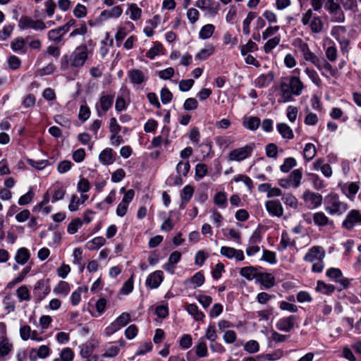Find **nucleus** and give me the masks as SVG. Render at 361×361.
Listing matches in <instances>:
<instances>
[{"label": "nucleus", "mask_w": 361, "mask_h": 361, "mask_svg": "<svg viewBox=\"0 0 361 361\" xmlns=\"http://www.w3.org/2000/svg\"><path fill=\"white\" fill-rule=\"evenodd\" d=\"M87 47L81 45L78 47L71 55H64L61 58V66H71L74 68H79L85 65L87 60Z\"/></svg>", "instance_id": "1"}, {"label": "nucleus", "mask_w": 361, "mask_h": 361, "mask_svg": "<svg viewBox=\"0 0 361 361\" xmlns=\"http://www.w3.org/2000/svg\"><path fill=\"white\" fill-rule=\"evenodd\" d=\"M326 211L331 215H341L348 209L347 203L340 201L339 196L336 193H331L325 197Z\"/></svg>", "instance_id": "2"}, {"label": "nucleus", "mask_w": 361, "mask_h": 361, "mask_svg": "<svg viewBox=\"0 0 361 361\" xmlns=\"http://www.w3.org/2000/svg\"><path fill=\"white\" fill-rule=\"evenodd\" d=\"M298 49L302 55L304 59L307 61H310L317 68H331L330 65L326 60L322 57H319L313 54L309 49L307 43L304 42L302 39H299Z\"/></svg>", "instance_id": "3"}, {"label": "nucleus", "mask_w": 361, "mask_h": 361, "mask_svg": "<svg viewBox=\"0 0 361 361\" xmlns=\"http://www.w3.org/2000/svg\"><path fill=\"white\" fill-rule=\"evenodd\" d=\"M298 49L302 55L304 59L307 61H310L317 68H331L330 65L326 60L322 57H319L313 54L309 49L307 43L304 42L302 39H299Z\"/></svg>", "instance_id": "4"}, {"label": "nucleus", "mask_w": 361, "mask_h": 361, "mask_svg": "<svg viewBox=\"0 0 361 361\" xmlns=\"http://www.w3.org/2000/svg\"><path fill=\"white\" fill-rule=\"evenodd\" d=\"M302 23L304 25H310L313 33H319L322 31L324 23L319 16H314L312 9H308L302 16Z\"/></svg>", "instance_id": "5"}, {"label": "nucleus", "mask_w": 361, "mask_h": 361, "mask_svg": "<svg viewBox=\"0 0 361 361\" xmlns=\"http://www.w3.org/2000/svg\"><path fill=\"white\" fill-rule=\"evenodd\" d=\"M130 321V314L128 312H123L118 317L106 327L104 331L105 334L107 336L114 334L115 332L126 326Z\"/></svg>", "instance_id": "6"}, {"label": "nucleus", "mask_w": 361, "mask_h": 361, "mask_svg": "<svg viewBox=\"0 0 361 361\" xmlns=\"http://www.w3.org/2000/svg\"><path fill=\"white\" fill-rule=\"evenodd\" d=\"M361 226V212L351 209L342 223V227L347 231H352L355 226Z\"/></svg>", "instance_id": "7"}, {"label": "nucleus", "mask_w": 361, "mask_h": 361, "mask_svg": "<svg viewBox=\"0 0 361 361\" xmlns=\"http://www.w3.org/2000/svg\"><path fill=\"white\" fill-rule=\"evenodd\" d=\"M324 8L332 16V21L342 23L345 20V15L341 6L334 0H326Z\"/></svg>", "instance_id": "8"}, {"label": "nucleus", "mask_w": 361, "mask_h": 361, "mask_svg": "<svg viewBox=\"0 0 361 361\" xmlns=\"http://www.w3.org/2000/svg\"><path fill=\"white\" fill-rule=\"evenodd\" d=\"M255 147L254 144L247 145L243 147L231 150L228 154L230 161H240L249 157Z\"/></svg>", "instance_id": "9"}, {"label": "nucleus", "mask_w": 361, "mask_h": 361, "mask_svg": "<svg viewBox=\"0 0 361 361\" xmlns=\"http://www.w3.org/2000/svg\"><path fill=\"white\" fill-rule=\"evenodd\" d=\"M18 27L21 30L32 28L35 30H43L47 25L41 20H32L30 17L23 16L19 20Z\"/></svg>", "instance_id": "10"}, {"label": "nucleus", "mask_w": 361, "mask_h": 361, "mask_svg": "<svg viewBox=\"0 0 361 361\" xmlns=\"http://www.w3.org/2000/svg\"><path fill=\"white\" fill-rule=\"evenodd\" d=\"M302 199L305 202L310 203V205H308L309 209L319 207L322 205L323 200L322 195L318 192H312L310 190H307L303 192Z\"/></svg>", "instance_id": "11"}, {"label": "nucleus", "mask_w": 361, "mask_h": 361, "mask_svg": "<svg viewBox=\"0 0 361 361\" xmlns=\"http://www.w3.org/2000/svg\"><path fill=\"white\" fill-rule=\"evenodd\" d=\"M50 292L48 282L43 279L39 280L35 285L33 294L37 300H43Z\"/></svg>", "instance_id": "12"}, {"label": "nucleus", "mask_w": 361, "mask_h": 361, "mask_svg": "<svg viewBox=\"0 0 361 361\" xmlns=\"http://www.w3.org/2000/svg\"><path fill=\"white\" fill-rule=\"evenodd\" d=\"M298 319V317L296 315L283 317L277 322L276 326L279 331L290 332L294 328Z\"/></svg>", "instance_id": "13"}, {"label": "nucleus", "mask_w": 361, "mask_h": 361, "mask_svg": "<svg viewBox=\"0 0 361 361\" xmlns=\"http://www.w3.org/2000/svg\"><path fill=\"white\" fill-rule=\"evenodd\" d=\"M265 207L271 216L281 217L283 214V208L279 200L267 201Z\"/></svg>", "instance_id": "14"}, {"label": "nucleus", "mask_w": 361, "mask_h": 361, "mask_svg": "<svg viewBox=\"0 0 361 361\" xmlns=\"http://www.w3.org/2000/svg\"><path fill=\"white\" fill-rule=\"evenodd\" d=\"M325 252L321 246H313L305 255L303 259L305 262H314L317 259H324Z\"/></svg>", "instance_id": "15"}, {"label": "nucleus", "mask_w": 361, "mask_h": 361, "mask_svg": "<svg viewBox=\"0 0 361 361\" xmlns=\"http://www.w3.org/2000/svg\"><path fill=\"white\" fill-rule=\"evenodd\" d=\"M181 259V253L178 251L173 252L168 259V262L163 266V269L173 274L175 272L176 264L180 262Z\"/></svg>", "instance_id": "16"}, {"label": "nucleus", "mask_w": 361, "mask_h": 361, "mask_svg": "<svg viewBox=\"0 0 361 361\" xmlns=\"http://www.w3.org/2000/svg\"><path fill=\"white\" fill-rule=\"evenodd\" d=\"M30 37L25 39L23 37H16L11 42V49L19 54H25L27 52L26 41H28Z\"/></svg>", "instance_id": "17"}, {"label": "nucleus", "mask_w": 361, "mask_h": 361, "mask_svg": "<svg viewBox=\"0 0 361 361\" xmlns=\"http://www.w3.org/2000/svg\"><path fill=\"white\" fill-rule=\"evenodd\" d=\"M285 80L288 82V85H290V90L294 95L298 96L301 94L304 86L298 78L291 76L288 78H286Z\"/></svg>", "instance_id": "18"}, {"label": "nucleus", "mask_w": 361, "mask_h": 361, "mask_svg": "<svg viewBox=\"0 0 361 361\" xmlns=\"http://www.w3.org/2000/svg\"><path fill=\"white\" fill-rule=\"evenodd\" d=\"M279 90L281 91V96L282 98V100H279V103L293 100V92H292L290 85H288V82L285 80L281 82Z\"/></svg>", "instance_id": "19"}, {"label": "nucleus", "mask_w": 361, "mask_h": 361, "mask_svg": "<svg viewBox=\"0 0 361 361\" xmlns=\"http://www.w3.org/2000/svg\"><path fill=\"white\" fill-rule=\"evenodd\" d=\"M12 344L8 342L6 330L4 329L0 335V357L8 355L12 349Z\"/></svg>", "instance_id": "20"}, {"label": "nucleus", "mask_w": 361, "mask_h": 361, "mask_svg": "<svg viewBox=\"0 0 361 361\" xmlns=\"http://www.w3.org/2000/svg\"><path fill=\"white\" fill-rule=\"evenodd\" d=\"M314 225L319 227H324L328 225H333V221H331L328 216L322 212H318L312 215Z\"/></svg>", "instance_id": "21"}, {"label": "nucleus", "mask_w": 361, "mask_h": 361, "mask_svg": "<svg viewBox=\"0 0 361 361\" xmlns=\"http://www.w3.org/2000/svg\"><path fill=\"white\" fill-rule=\"evenodd\" d=\"M359 188V185L355 182L345 183L341 187L343 193L351 200L353 199L355 194L358 192Z\"/></svg>", "instance_id": "22"}, {"label": "nucleus", "mask_w": 361, "mask_h": 361, "mask_svg": "<svg viewBox=\"0 0 361 361\" xmlns=\"http://www.w3.org/2000/svg\"><path fill=\"white\" fill-rule=\"evenodd\" d=\"M50 354V349L48 346L42 345H41L38 350H35L32 349L30 353V359L32 361H35L37 357L39 358H46Z\"/></svg>", "instance_id": "23"}, {"label": "nucleus", "mask_w": 361, "mask_h": 361, "mask_svg": "<svg viewBox=\"0 0 361 361\" xmlns=\"http://www.w3.org/2000/svg\"><path fill=\"white\" fill-rule=\"evenodd\" d=\"M257 281L267 289H269L275 285V278L269 273L259 274Z\"/></svg>", "instance_id": "24"}, {"label": "nucleus", "mask_w": 361, "mask_h": 361, "mask_svg": "<svg viewBox=\"0 0 361 361\" xmlns=\"http://www.w3.org/2000/svg\"><path fill=\"white\" fill-rule=\"evenodd\" d=\"M276 129L283 139L292 140L294 137L293 130L285 123H277Z\"/></svg>", "instance_id": "25"}, {"label": "nucleus", "mask_w": 361, "mask_h": 361, "mask_svg": "<svg viewBox=\"0 0 361 361\" xmlns=\"http://www.w3.org/2000/svg\"><path fill=\"white\" fill-rule=\"evenodd\" d=\"M99 161L104 165H110L113 164L115 159L113 156V149L111 148H106L99 155Z\"/></svg>", "instance_id": "26"}, {"label": "nucleus", "mask_w": 361, "mask_h": 361, "mask_svg": "<svg viewBox=\"0 0 361 361\" xmlns=\"http://www.w3.org/2000/svg\"><path fill=\"white\" fill-rule=\"evenodd\" d=\"M274 75L272 71L267 74H262L255 80V85L258 87H267L274 80Z\"/></svg>", "instance_id": "27"}, {"label": "nucleus", "mask_w": 361, "mask_h": 361, "mask_svg": "<svg viewBox=\"0 0 361 361\" xmlns=\"http://www.w3.org/2000/svg\"><path fill=\"white\" fill-rule=\"evenodd\" d=\"M114 94H103L99 99V106L106 113L113 105Z\"/></svg>", "instance_id": "28"}, {"label": "nucleus", "mask_w": 361, "mask_h": 361, "mask_svg": "<svg viewBox=\"0 0 361 361\" xmlns=\"http://www.w3.org/2000/svg\"><path fill=\"white\" fill-rule=\"evenodd\" d=\"M186 311L192 316L195 321H202L204 318V314L200 311L196 304L191 303L186 306Z\"/></svg>", "instance_id": "29"}, {"label": "nucleus", "mask_w": 361, "mask_h": 361, "mask_svg": "<svg viewBox=\"0 0 361 361\" xmlns=\"http://www.w3.org/2000/svg\"><path fill=\"white\" fill-rule=\"evenodd\" d=\"M257 270L258 268L255 267H245L240 269V274L246 279L251 281L255 278H258L259 273L257 272Z\"/></svg>", "instance_id": "30"}, {"label": "nucleus", "mask_w": 361, "mask_h": 361, "mask_svg": "<svg viewBox=\"0 0 361 361\" xmlns=\"http://www.w3.org/2000/svg\"><path fill=\"white\" fill-rule=\"evenodd\" d=\"M30 257V253L29 250L25 247H20L16 252L15 260L17 264L23 265L27 263Z\"/></svg>", "instance_id": "31"}, {"label": "nucleus", "mask_w": 361, "mask_h": 361, "mask_svg": "<svg viewBox=\"0 0 361 361\" xmlns=\"http://www.w3.org/2000/svg\"><path fill=\"white\" fill-rule=\"evenodd\" d=\"M52 199L51 202L54 203L58 200H61L63 199L65 195H66V190L63 188V187L59 184L56 183L53 185L52 187Z\"/></svg>", "instance_id": "32"}, {"label": "nucleus", "mask_w": 361, "mask_h": 361, "mask_svg": "<svg viewBox=\"0 0 361 361\" xmlns=\"http://www.w3.org/2000/svg\"><path fill=\"white\" fill-rule=\"evenodd\" d=\"M295 245V241L290 240L289 235L286 231H283L281 234V239L279 245H278L277 250L279 251L285 250L288 246L294 247Z\"/></svg>", "instance_id": "33"}, {"label": "nucleus", "mask_w": 361, "mask_h": 361, "mask_svg": "<svg viewBox=\"0 0 361 361\" xmlns=\"http://www.w3.org/2000/svg\"><path fill=\"white\" fill-rule=\"evenodd\" d=\"M316 290L325 295H331L336 290V287L319 280L317 282Z\"/></svg>", "instance_id": "34"}, {"label": "nucleus", "mask_w": 361, "mask_h": 361, "mask_svg": "<svg viewBox=\"0 0 361 361\" xmlns=\"http://www.w3.org/2000/svg\"><path fill=\"white\" fill-rule=\"evenodd\" d=\"M288 177L292 182L293 187L295 188H298L302 177V169L300 168L293 170Z\"/></svg>", "instance_id": "35"}, {"label": "nucleus", "mask_w": 361, "mask_h": 361, "mask_svg": "<svg viewBox=\"0 0 361 361\" xmlns=\"http://www.w3.org/2000/svg\"><path fill=\"white\" fill-rule=\"evenodd\" d=\"M105 243L106 240L102 236L95 237L87 243L86 247L90 250H98L102 246H103Z\"/></svg>", "instance_id": "36"}, {"label": "nucleus", "mask_w": 361, "mask_h": 361, "mask_svg": "<svg viewBox=\"0 0 361 361\" xmlns=\"http://www.w3.org/2000/svg\"><path fill=\"white\" fill-rule=\"evenodd\" d=\"M130 81L135 84H141L145 79L144 74L139 69H132L128 73Z\"/></svg>", "instance_id": "37"}, {"label": "nucleus", "mask_w": 361, "mask_h": 361, "mask_svg": "<svg viewBox=\"0 0 361 361\" xmlns=\"http://www.w3.org/2000/svg\"><path fill=\"white\" fill-rule=\"evenodd\" d=\"M16 295L19 302L30 301L31 300L30 290L25 285L20 286L16 290Z\"/></svg>", "instance_id": "38"}, {"label": "nucleus", "mask_w": 361, "mask_h": 361, "mask_svg": "<svg viewBox=\"0 0 361 361\" xmlns=\"http://www.w3.org/2000/svg\"><path fill=\"white\" fill-rule=\"evenodd\" d=\"M243 125L249 130H255L260 125V119L256 116H251L244 119Z\"/></svg>", "instance_id": "39"}, {"label": "nucleus", "mask_w": 361, "mask_h": 361, "mask_svg": "<svg viewBox=\"0 0 361 361\" xmlns=\"http://www.w3.org/2000/svg\"><path fill=\"white\" fill-rule=\"evenodd\" d=\"M304 158L307 161H311L317 154L316 147L312 143H307L305 145L304 150Z\"/></svg>", "instance_id": "40"}, {"label": "nucleus", "mask_w": 361, "mask_h": 361, "mask_svg": "<svg viewBox=\"0 0 361 361\" xmlns=\"http://www.w3.org/2000/svg\"><path fill=\"white\" fill-rule=\"evenodd\" d=\"M130 13V18L133 20H138L142 14V10L135 4H130L128 5V11L126 14Z\"/></svg>", "instance_id": "41"}, {"label": "nucleus", "mask_w": 361, "mask_h": 361, "mask_svg": "<svg viewBox=\"0 0 361 361\" xmlns=\"http://www.w3.org/2000/svg\"><path fill=\"white\" fill-rule=\"evenodd\" d=\"M123 13V9L121 6H116L111 8L110 10H105L102 12L101 16L107 18H118Z\"/></svg>", "instance_id": "42"}, {"label": "nucleus", "mask_w": 361, "mask_h": 361, "mask_svg": "<svg viewBox=\"0 0 361 361\" xmlns=\"http://www.w3.org/2000/svg\"><path fill=\"white\" fill-rule=\"evenodd\" d=\"M47 37L55 44H59L62 42L63 35L61 34V31L56 28L49 30L47 33Z\"/></svg>", "instance_id": "43"}, {"label": "nucleus", "mask_w": 361, "mask_h": 361, "mask_svg": "<svg viewBox=\"0 0 361 361\" xmlns=\"http://www.w3.org/2000/svg\"><path fill=\"white\" fill-rule=\"evenodd\" d=\"M215 27L212 24L204 25L199 33L200 38L206 39L211 37L214 32Z\"/></svg>", "instance_id": "44"}, {"label": "nucleus", "mask_w": 361, "mask_h": 361, "mask_svg": "<svg viewBox=\"0 0 361 361\" xmlns=\"http://www.w3.org/2000/svg\"><path fill=\"white\" fill-rule=\"evenodd\" d=\"M215 204L221 208H226L227 205V195L225 192H218L214 197Z\"/></svg>", "instance_id": "45"}, {"label": "nucleus", "mask_w": 361, "mask_h": 361, "mask_svg": "<svg viewBox=\"0 0 361 361\" xmlns=\"http://www.w3.org/2000/svg\"><path fill=\"white\" fill-rule=\"evenodd\" d=\"M214 47L212 45H208L205 48L201 49L196 55L195 60H205L214 52Z\"/></svg>", "instance_id": "46"}, {"label": "nucleus", "mask_w": 361, "mask_h": 361, "mask_svg": "<svg viewBox=\"0 0 361 361\" xmlns=\"http://www.w3.org/2000/svg\"><path fill=\"white\" fill-rule=\"evenodd\" d=\"M257 16L255 12H249L247 17L243 21V32L245 35H247L250 34V25L252 20Z\"/></svg>", "instance_id": "47"}, {"label": "nucleus", "mask_w": 361, "mask_h": 361, "mask_svg": "<svg viewBox=\"0 0 361 361\" xmlns=\"http://www.w3.org/2000/svg\"><path fill=\"white\" fill-rule=\"evenodd\" d=\"M297 165V161L293 157H288L284 159L282 165L280 166V169L283 173L289 172L293 167Z\"/></svg>", "instance_id": "48"}, {"label": "nucleus", "mask_w": 361, "mask_h": 361, "mask_svg": "<svg viewBox=\"0 0 361 361\" xmlns=\"http://www.w3.org/2000/svg\"><path fill=\"white\" fill-rule=\"evenodd\" d=\"M281 200L286 206L294 209L298 207V200L290 193L283 194Z\"/></svg>", "instance_id": "49"}, {"label": "nucleus", "mask_w": 361, "mask_h": 361, "mask_svg": "<svg viewBox=\"0 0 361 361\" xmlns=\"http://www.w3.org/2000/svg\"><path fill=\"white\" fill-rule=\"evenodd\" d=\"M145 284L151 289L158 288V271H154L147 276Z\"/></svg>", "instance_id": "50"}, {"label": "nucleus", "mask_w": 361, "mask_h": 361, "mask_svg": "<svg viewBox=\"0 0 361 361\" xmlns=\"http://www.w3.org/2000/svg\"><path fill=\"white\" fill-rule=\"evenodd\" d=\"M190 282L195 285V288L201 286L204 282V276L201 271L197 272L191 278L187 279L185 283Z\"/></svg>", "instance_id": "51"}, {"label": "nucleus", "mask_w": 361, "mask_h": 361, "mask_svg": "<svg viewBox=\"0 0 361 361\" xmlns=\"http://www.w3.org/2000/svg\"><path fill=\"white\" fill-rule=\"evenodd\" d=\"M194 188L190 185H185L180 194L182 201L187 204L192 198Z\"/></svg>", "instance_id": "52"}, {"label": "nucleus", "mask_w": 361, "mask_h": 361, "mask_svg": "<svg viewBox=\"0 0 361 361\" xmlns=\"http://www.w3.org/2000/svg\"><path fill=\"white\" fill-rule=\"evenodd\" d=\"M70 291L69 283L66 281H61L59 284L54 288V292L57 294H61L66 295Z\"/></svg>", "instance_id": "53"}, {"label": "nucleus", "mask_w": 361, "mask_h": 361, "mask_svg": "<svg viewBox=\"0 0 361 361\" xmlns=\"http://www.w3.org/2000/svg\"><path fill=\"white\" fill-rule=\"evenodd\" d=\"M87 32V27L84 21L76 25V27L70 33L69 37H74L77 35H84Z\"/></svg>", "instance_id": "54"}, {"label": "nucleus", "mask_w": 361, "mask_h": 361, "mask_svg": "<svg viewBox=\"0 0 361 361\" xmlns=\"http://www.w3.org/2000/svg\"><path fill=\"white\" fill-rule=\"evenodd\" d=\"M208 169L205 164H197L195 166V180L203 178L207 173Z\"/></svg>", "instance_id": "55"}, {"label": "nucleus", "mask_w": 361, "mask_h": 361, "mask_svg": "<svg viewBox=\"0 0 361 361\" xmlns=\"http://www.w3.org/2000/svg\"><path fill=\"white\" fill-rule=\"evenodd\" d=\"M80 354L83 358L90 357V355H91L93 353L94 345L90 342H87L82 344V345L80 346Z\"/></svg>", "instance_id": "56"}, {"label": "nucleus", "mask_w": 361, "mask_h": 361, "mask_svg": "<svg viewBox=\"0 0 361 361\" xmlns=\"http://www.w3.org/2000/svg\"><path fill=\"white\" fill-rule=\"evenodd\" d=\"M190 169L189 161H180L176 166V171L179 175L186 176Z\"/></svg>", "instance_id": "57"}, {"label": "nucleus", "mask_w": 361, "mask_h": 361, "mask_svg": "<svg viewBox=\"0 0 361 361\" xmlns=\"http://www.w3.org/2000/svg\"><path fill=\"white\" fill-rule=\"evenodd\" d=\"M280 41L281 37L279 36H276L269 39L264 46V51L266 53L270 52L279 44Z\"/></svg>", "instance_id": "58"}, {"label": "nucleus", "mask_w": 361, "mask_h": 361, "mask_svg": "<svg viewBox=\"0 0 361 361\" xmlns=\"http://www.w3.org/2000/svg\"><path fill=\"white\" fill-rule=\"evenodd\" d=\"M82 225V221L79 218L74 219L72 220L67 228V231L70 234H74L75 233L78 228L81 227Z\"/></svg>", "instance_id": "59"}, {"label": "nucleus", "mask_w": 361, "mask_h": 361, "mask_svg": "<svg viewBox=\"0 0 361 361\" xmlns=\"http://www.w3.org/2000/svg\"><path fill=\"white\" fill-rule=\"evenodd\" d=\"M35 196V193L32 191V188H30L27 193L22 195L18 200V204L21 206L27 205L31 202L33 197Z\"/></svg>", "instance_id": "60"}, {"label": "nucleus", "mask_w": 361, "mask_h": 361, "mask_svg": "<svg viewBox=\"0 0 361 361\" xmlns=\"http://www.w3.org/2000/svg\"><path fill=\"white\" fill-rule=\"evenodd\" d=\"M262 259L271 264H276L277 262L276 258V253L268 250H263Z\"/></svg>", "instance_id": "61"}, {"label": "nucleus", "mask_w": 361, "mask_h": 361, "mask_svg": "<svg viewBox=\"0 0 361 361\" xmlns=\"http://www.w3.org/2000/svg\"><path fill=\"white\" fill-rule=\"evenodd\" d=\"M259 345L257 341L250 340L247 341L244 345V350L249 353H255L259 351Z\"/></svg>", "instance_id": "62"}, {"label": "nucleus", "mask_w": 361, "mask_h": 361, "mask_svg": "<svg viewBox=\"0 0 361 361\" xmlns=\"http://www.w3.org/2000/svg\"><path fill=\"white\" fill-rule=\"evenodd\" d=\"M266 155L269 158L276 159L278 147L274 143H269L265 147Z\"/></svg>", "instance_id": "63"}, {"label": "nucleus", "mask_w": 361, "mask_h": 361, "mask_svg": "<svg viewBox=\"0 0 361 361\" xmlns=\"http://www.w3.org/2000/svg\"><path fill=\"white\" fill-rule=\"evenodd\" d=\"M208 257L209 255L204 250L197 251L195 257V264L200 267L202 266Z\"/></svg>", "instance_id": "64"}]
</instances>
